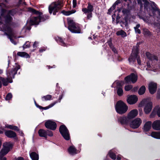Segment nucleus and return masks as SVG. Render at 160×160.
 Instances as JSON below:
<instances>
[{"label": "nucleus", "mask_w": 160, "mask_h": 160, "mask_svg": "<svg viewBox=\"0 0 160 160\" xmlns=\"http://www.w3.org/2000/svg\"><path fill=\"white\" fill-rule=\"evenodd\" d=\"M28 10L38 15L37 17H34L30 20V23L32 25L38 24L40 21H44L49 18V16L48 15H44L43 16L42 13L32 8H28Z\"/></svg>", "instance_id": "obj_1"}, {"label": "nucleus", "mask_w": 160, "mask_h": 160, "mask_svg": "<svg viewBox=\"0 0 160 160\" xmlns=\"http://www.w3.org/2000/svg\"><path fill=\"white\" fill-rule=\"evenodd\" d=\"M144 106L143 111L146 114H148L151 112L152 108V103L151 99L148 98L143 99L138 104L139 107Z\"/></svg>", "instance_id": "obj_2"}, {"label": "nucleus", "mask_w": 160, "mask_h": 160, "mask_svg": "<svg viewBox=\"0 0 160 160\" xmlns=\"http://www.w3.org/2000/svg\"><path fill=\"white\" fill-rule=\"evenodd\" d=\"M68 24V29L72 33H80L81 32L80 25L75 23L72 19L70 18H67Z\"/></svg>", "instance_id": "obj_3"}, {"label": "nucleus", "mask_w": 160, "mask_h": 160, "mask_svg": "<svg viewBox=\"0 0 160 160\" xmlns=\"http://www.w3.org/2000/svg\"><path fill=\"white\" fill-rule=\"evenodd\" d=\"M63 6L62 3L61 2H54L52 3L49 7V13L55 15L59 10Z\"/></svg>", "instance_id": "obj_4"}, {"label": "nucleus", "mask_w": 160, "mask_h": 160, "mask_svg": "<svg viewBox=\"0 0 160 160\" xmlns=\"http://www.w3.org/2000/svg\"><path fill=\"white\" fill-rule=\"evenodd\" d=\"M12 144L10 142H6L3 143V147L0 152V160H6V158L4 156L12 148Z\"/></svg>", "instance_id": "obj_5"}, {"label": "nucleus", "mask_w": 160, "mask_h": 160, "mask_svg": "<svg viewBox=\"0 0 160 160\" xmlns=\"http://www.w3.org/2000/svg\"><path fill=\"white\" fill-rule=\"evenodd\" d=\"M139 46L137 45L133 47L132 53L131 54L129 60L130 63H133L135 61L136 59H137V62L139 64H141L140 60L139 57L138 56V51Z\"/></svg>", "instance_id": "obj_6"}, {"label": "nucleus", "mask_w": 160, "mask_h": 160, "mask_svg": "<svg viewBox=\"0 0 160 160\" xmlns=\"http://www.w3.org/2000/svg\"><path fill=\"white\" fill-rule=\"evenodd\" d=\"M115 107L116 112L120 114L125 113L128 108L126 104L121 101L117 102Z\"/></svg>", "instance_id": "obj_7"}, {"label": "nucleus", "mask_w": 160, "mask_h": 160, "mask_svg": "<svg viewBox=\"0 0 160 160\" xmlns=\"http://www.w3.org/2000/svg\"><path fill=\"white\" fill-rule=\"evenodd\" d=\"M59 132L63 138L66 140H68L70 138L69 131L64 125H61L59 128Z\"/></svg>", "instance_id": "obj_8"}, {"label": "nucleus", "mask_w": 160, "mask_h": 160, "mask_svg": "<svg viewBox=\"0 0 160 160\" xmlns=\"http://www.w3.org/2000/svg\"><path fill=\"white\" fill-rule=\"evenodd\" d=\"M142 123V120L140 118H137L132 121L130 123V127L132 128H138Z\"/></svg>", "instance_id": "obj_9"}, {"label": "nucleus", "mask_w": 160, "mask_h": 160, "mask_svg": "<svg viewBox=\"0 0 160 160\" xmlns=\"http://www.w3.org/2000/svg\"><path fill=\"white\" fill-rule=\"evenodd\" d=\"M45 126L47 128L52 130H55L57 128L56 123L51 120L46 121L45 123Z\"/></svg>", "instance_id": "obj_10"}, {"label": "nucleus", "mask_w": 160, "mask_h": 160, "mask_svg": "<svg viewBox=\"0 0 160 160\" xmlns=\"http://www.w3.org/2000/svg\"><path fill=\"white\" fill-rule=\"evenodd\" d=\"M116 85L117 88V93L119 96H121L123 94V91L121 87L124 85V82L122 81H118L114 82L113 85Z\"/></svg>", "instance_id": "obj_11"}, {"label": "nucleus", "mask_w": 160, "mask_h": 160, "mask_svg": "<svg viewBox=\"0 0 160 160\" xmlns=\"http://www.w3.org/2000/svg\"><path fill=\"white\" fill-rule=\"evenodd\" d=\"M137 76L134 73L131 74L129 76H128L125 78V80L127 83H128L130 81L132 83H135L137 80Z\"/></svg>", "instance_id": "obj_12"}, {"label": "nucleus", "mask_w": 160, "mask_h": 160, "mask_svg": "<svg viewBox=\"0 0 160 160\" xmlns=\"http://www.w3.org/2000/svg\"><path fill=\"white\" fill-rule=\"evenodd\" d=\"M138 99L137 97L134 95L127 96V102L129 104L132 105L136 103Z\"/></svg>", "instance_id": "obj_13"}, {"label": "nucleus", "mask_w": 160, "mask_h": 160, "mask_svg": "<svg viewBox=\"0 0 160 160\" xmlns=\"http://www.w3.org/2000/svg\"><path fill=\"white\" fill-rule=\"evenodd\" d=\"M148 89L151 94H153L157 89V84L153 82H151L148 84Z\"/></svg>", "instance_id": "obj_14"}, {"label": "nucleus", "mask_w": 160, "mask_h": 160, "mask_svg": "<svg viewBox=\"0 0 160 160\" xmlns=\"http://www.w3.org/2000/svg\"><path fill=\"white\" fill-rule=\"evenodd\" d=\"M156 114L159 117H160V107L158 106H156L153 108L150 117L152 118Z\"/></svg>", "instance_id": "obj_15"}, {"label": "nucleus", "mask_w": 160, "mask_h": 160, "mask_svg": "<svg viewBox=\"0 0 160 160\" xmlns=\"http://www.w3.org/2000/svg\"><path fill=\"white\" fill-rule=\"evenodd\" d=\"M138 114V111L136 109L131 110L128 114L127 118L128 119H132L136 117Z\"/></svg>", "instance_id": "obj_16"}, {"label": "nucleus", "mask_w": 160, "mask_h": 160, "mask_svg": "<svg viewBox=\"0 0 160 160\" xmlns=\"http://www.w3.org/2000/svg\"><path fill=\"white\" fill-rule=\"evenodd\" d=\"M93 10V6L89 3H88L87 8H83L82 9V11L85 13L91 12Z\"/></svg>", "instance_id": "obj_17"}, {"label": "nucleus", "mask_w": 160, "mask_h": 160, "mask_svg": "<svg viewBox=\"0 0 160 160\" xmlns=\"http://www.w3.org/2000/svg\"><path fill=\"white\" fill-rule=\"evenodd\" d=\"M152 126L154 129L156 130H160V120H157L154 121Z\"/></svg>", "instance_id": "obj_18"}, {"label": "nucleus", "mask_w": 160, "mask_h": 160, "mask_svg": "<svg viewBox=\"0 0 160 160\" xmlns=\"http://www.w3.org/2000/svg\"><path fill=\"white\" fill-rule=\"evenodd\" d=\"M20 66L19 65H16L15 68H14V69L11 72H10L7 74L8 78H12V77H13L14 75L17 73V71L20 69Z\"/></svg>", "instance_id": "obj_19"}, {"label": "nucleus", "mask_w": 160, "mask_h": 160, "mask_svg": "<svg viewBox=\"0 0 160 160\" xmlns=\"http://www.w3.org/2000/svg\"><path fill=\"white\" fill-rule=\"evenodd\" d=\"M152 122L148 121L144 124L143 127V130L145 132H147L150 130L151 127Z\"/></svg>", "instance_id": "obj_20"}, {"label": "nucleus", "mask_w": 160, "mask_h": 160, "mask_svg": "<svg viewBox=\"0 0 160 160\" xmlns=\"http://www.w3.org/2000/svg\"><path fill=\"white\" fill-rule=\"evenodd\" d=\"M5 133L7 136L10 138H14L16 136L15 132L11 130L6 131Z\"/></svg>", "instance_id": "obj_21"}, {"label": "nucleus", "mask_w": 160, "mask_h": 160, "mask_svg": "<svg viewBox=\"0 0 160 160\" xmlns=\"http://www.w3.org/2000/svg\"><path fill=\"white\" fill-rule=\"evenodd\" d=\"M151 136L155 138L160 139V132H153L151 133Z\"/></svg>", "instance_id": "obj_22"}, {"label": "nucleus", "mask_w": 160, "mask_h": 160, "mask_svg": "<svg viewBox=\"0 0 160 160\" xmlns=\"http://www.w3.org/2000/svg\"><path fill=\"white\" fill-rule=\"evenodd\" d=\"M38 133L40 136L41 137H46L47 136L46 131L43 129H40L38 131Z\"/></svg>", "instance_id": "obj_23"}, {"label": "nucleus", "mask_w": 160, "mask_h": 160, "mask_svg": "<svg viewBox=\"0 0 160 160\" xmlns=\"http://www.w3.org/2000/svg\"><path fill=\"white\" fill-rule=\"evenodd\" d=\"M146 56L148 58L152 60H158V58L154 55L151 54L149 52H147L146 53Z\"/></svg>", "instance_id": "obj_24"}, {"label": "nucleus", "mask_w": 160, "mask_h": 160, "mask_svg": "<svg viewBox=\"0 0 160 160\" xmlns=\"http://www.w3.org/2000/svg\"><path fill=\"white\" fill-rule=\"evenodd\" d=\"M69 153L72 155L76 154L77 153L76 149L73 146L70 147L68 149Z\"/></svg>", "instance_id": "obj_25"}, {"label": "nucleus", "mask_w": 160, "mask_h": 160, "mask_svg": "<svg viewBox=\"0 0 160 160\" xmlns=\"http://www.w3.org/2000/svg\"><path fill=\"white\" fill-rule=\"evenodd\" d=\"M17 55L23 58H28L29 57L28 54L24 52H18L17 53Z\"/></svg>", "instance_id": "obj_26"}, {"label": "nucleus", "mask_w": 160, "mask_h": 160, "mask_svg": "<svg viewBox=\"0 0 160 160\" xmlns=\"http://www.w3.org/2000/svg\"><path fill=\"white\" fill-rule=\"evenodd\" d=\"M30 155L32 160H38V156L36 153L32 152L30 154Z\"/></svg>", "instance_id": "obj_27"}, {"label": "nucleus", "mask_w": 160, "mask_h": 160, "mask_svg": "<svg viewBox=\"0 0 160 160\" xmlns=\"http://www.w3.org/2000/svg\"><path fill=\"white\" fill-rule=\"evenodd\" d=\"M76 12V11L75 10H72L71 11H62V13L64 15L66 16L72 14Z\"/></svg>", "instance_id": "obj_28"}, {"label": "nucleus", "mask_w": 160, "mask_h": 160, "mask_svg": "<svg viewBox=\"0 0 160 160\" xmlns=\"http://www.w3.org/2000/svg\"><path fill=\"white\" fill-rule=\"evenodd\" d=\"M5 128H9L14 130H19V129L17 127L15 126H13L12 125L7 124L5 125Z\"/></svg>", "instance_id": "obj_29"}, {"label": "nucleus", "mask_w": 160, "mask_h": 160, "mask_svg": "<svg viewBox=\"0 0 160 160\" xmlns=\"http://www.w3.org/2000/svg\"><path fill=\"white\" fill-rule=\"evenodd\" d=\"M116 34L118 35H121L122 37H125L127 36L126 33L122 30L118 31L116 32Z\"/></svg>", "instance_id": "obj_30"}, {"label": "nucleus", "mask_w": 160, "mask_h": 160, "mask_svg": "<svg viewBox=\"0 0 160 160\" xmlns=\"http://www.w3.org/2000/svg\"><path fill=\"white\" fill-rule=\"evenodd\" d=\"M145 91L146 88L144 86H143L139 89L138 92V93L140 95H142L145 93Z\"/></svg>", "instance_id": "obj_31"}, {"label": "nucleus", "mask_w": 160, "mask_h": 160, "mask_svg": "<svg viewBox=\"0 0 160 160\" xmlns=\"http://www.w3.org/2000/svg\"><path fill=\"white\" fill-rule=\"evenodd\" d=\"M118 121L124 124L127 122V118L126 117H121L118 119Z\"/></svg>", "instance_id": "obj_32"}, {"label": "nucleus", "mask_w": 160, "mask_h": 160, "mask_svg": "<svg viewBox=\"0 0 160 160\" xmlns=\"http://www.w3.org/2000/svg\"><path fill=\"white\" fill-rule=\"evenodd\" d=\"M151 11L152 12V14H151L150 13V15L151 16H152V15H154L155 13L160 14V12L159 10L158 9V8H157L156 7L155 8H153L151 10Z\"/></svg>", "instance_id": "obj_33"}, {"label": "nucleus", "mask_w": 160, "mask_h": 160, "mask_svg": "<svg viewBox=\"0 0 160 160\" xmlns=\"http://www.w3.org/2000/svg\"><path fill=\"white\" fill-rule=\"evenodd\" d=\"M3 80H2V82L4 86L7 85L8 82L11 83L12 82V79H10V81H9L8 78L5 79L3 78Z\"/></svg>", "instance_id": "obj_34"}, {"label": "nucleus", "mask_w": 160, "mask_h": 160, "mask_svg": "<svg viewBox=\"0 0 160 160\" xmlns=\"http://www.w3.org/2000/svg\"><path fill=\"white\" fill-rule=\"evenodd\" d=\"M52 96L50 95H47L44 96L42 97V99H44L43 100V101H48L51 99Z\"/></svg>", "instance_id": "obj_35"}, {"label": "nucleus", "mask_w": 160, "mask_h": 160, "mask_svg": "<svg viewBox=\"0 0 160 160\" xmlns=\"http://www.w3.org/2000/svg\"><path fill=\"white\" fill-rule=\"evenodd\" d=\"M57 102H55L52 103H51L50 104L49 106L43 108L44 109L46 110L52 107L53 106H54L57 103Z\"/></svg>", "instance_id": "obj_36"}, {"label": "nucleus", "mask_w": 160, "mask_h": 160, "mask_svg": "<svg viewBox=\"0 0 160 160\" xmlns=\"http://www.w3.org/2000/svg\"><path fill=\"white\" fill-rule=\"evenodd\" d=\"M109 155L110 157L112 159H115L116 158V155L112 152V150L110 151L109 152Z\"/></svg>", "instance_id": "obj_37"}, {"label": "nucleus", "mask_w": 160, "mask_h": 160, "mask_svg": "<svg viewBox=\"0 0 160 160\" xmlns=\"http://www.w3.org/2000/svg\"><path fill=\"white\" fill-rule=\"evenodd\" d=\"M56 40L58 42H59L61 43V45H62V46H65V43L63 42V41H62V39L61 38L58 37V38L57 39L56 38Z\"/></svg>", "instance_id": "obj_38"}, {"label": "nucleus", "mask_w": 160, "mask_h": 160, "mask_svg": "<svg viewBox=\"0 0 160 160\" xmlns=\"http://www.w3.org/2000/svg\"><path fill=\"white\" fill-rule=\"evenodd\" d=\"M12 98V95L11 93H8L6 96V100H9Z\"/></svg>", "instance_id": "obj_39"}, {"label": "nucleus", "mask_w": 160, "mask_h": 160, "mask_svg": "<svg viewBox=\"0 0 160 160\" xmlns=\"http://www.w3.org/2000/svg\"><path fill=\"white\" fill-rule=\"evenodd\" d=\"M132 88V85H127L125 86V89L126 91H128L131 90Z\"/></svg>", "instance_id": "obj_40"}, {"label": "nucleus", "mask_w": 160, "mask_h": 160, "mask_svg": "<svg viewBox=\"0 0 160 160\" xmlns=\"http://www.w3.org/2000/svg\"><path fill=\"white\" fill-rule=\"evenodd\" d=\"M30 46V43L28 41L26 42V43L24 44L23 46V48H28Z\"/></svg>", "instance_id": "obj_41"}, {"label": "nucleus", "mask_w": 160, "mask_h": 160, "mask_svg": "<svg viewBox=\"0 0 160 160\" xmlns=\"http://www.w3.org/2000/svg\"><path fill=\"white\" fill-rule=\"evenodd\" d=\"M88 14L87 15V18L88 19H90L92 17V12H89V13H88Z\"/></svg>", "instance_id": "obj_42"}, {"label": "nucleus", "mask_w": 160, "mask_h": 160, "mask_svg": "<svg viewBox=\"0 0 160 160\" xmlns=\"http://www.w3.org/2000/svg\"><path fill=\"white\" fill-rule=\"evenodd\" d=\"M143 33L144 34L149 35L150 32L147 29H143Z\"/></svg>", "instance_id": "obj_43"}, {"label": "nucleus", "mask_w": 160, "mask_h": 160, "mask_svg": "<svg viewBox=\"0 0 160 160\" xmlns=\"http://www.w3.org/2000/svg\"><path fill=\"white\" fill-rule=\"evenodd\" d=\"M143 1L145 2V3L144 4L145 8H146L147 6L149 5V2L147 1V0H143Z\"/></svg>", "instance_id": "obj_44"}, {"label": "nucleus", "mask_w": 160, "mask_h": 160, "mask_svg": "<svg viewBox=\"0 0 160 160\" xmlns=\"http://www.w3.org/2000/svg\"><path fill=\"white\" fill-rule=\"evenodd\" d=\"M77 5L76 0H73V8L76 7Z\"/></svg>", "instance_id": "obj_45"}, {"label": "nucleus", "mask_w": 160, "mask_h": 160, "mask_svg": "<svg viewBox=\"0 0 160 160\" xmlns=\"http://www.w3.org/2000/svg\"><path fill=\"white\" fill-rule=\"evenodd\" d=\"M134 29L136 33H138L139 34L141 33L140 30L138 28L136 29V28H134Z\"/></svg>", "instance_id": "obj_46"}, {"label": "nucleus", "mask_w": 160, "mask_h": 160, "mask_svg": "<svg viewBox=\"0 0 160 160\" xmlns=\"http://www.w3.org/2000/svg\"><path fill=\"white\" fill-rule=\"evenodd\" d=\"M8 38L10 39L11 42L12 43H13V44H14L15 45L16 44V43L15 42H14V41L12 40V39L10 37H9Z\"/></svg>", "instance_id": "obj_47"}, {"label": "nucleus", "mask_w": 160, "mask_h": 160, "mask_svg": "<svg viewBox=\"0 0 160 160\" xmlns=\"http://www.w3.org/2000/svg\"><path fill=\"white\" fill-rule=\"evenodd\" d=\"M159 95H160V90H158V95L157 96V97L158 98H160V96Z\"/></svg>", "instance_id": "obj_48"}, {"label": "nucleus", "mask_w": 160, "mask_h": 160, "mask_svg": "<svg viewBox=\"0 0 160 160\" xmlns=\"http://www.w3.org/2000/svg\"><path fill=\"white\" fill-rule=\"evenodd\" d=\"M115 8V6H113L111 8H110L108 10V12H110L111 10H114V9Z\"/></svg>", "instance_id": "obj_49"}, {"label": "nucleus", "mask_w": 160, "mask_h": 160, "mask_svg": "<svg viewBox=\"0 0 160 160\" xmlns=\"http://www.w3.org/2000/svg\"><path fill=\"white\" fill-rule=\"evenodd\" d=\"M38 44V42H35L33 44V47L34 48L36 47V45Z\"/></svg>", "instance_id": "obj_50"}, {"label": "nucleus", "mask_w": 160, "mask_h": 160, "mask_svg": "<svg viewBox=\"0 0 160 160\" xmlns=\"http://www.w3.org/2000/svg\"><path fill=\"white\" fill-rule=\"evenodd\" d=\"M3 78L0 77V88L2 86V80H3Z\"/></svg>", "instance_id": "obj_51"}, {"label": "nucleus", "mask_w": 160, "mask_h": 160, "mask_svg": "<svg viewBox=\"0 0 160 160\" xmlns=\"http://www.w3.org/2000/svg\"><path fill=\"white\" fill-rule=\"evenodd\" d=\"M48 135L50 136H53V133L52 132L50 131L49 132V133L48 134Z\"/></svg>", "instance_id": "obj_52"}, {"label": "nucleus", "mask_w": 160, "mask_h": 160, "mask_svg": "<svg viewBox=\"0 0 160 160\" xmlns=\"http://www.w3.org/2000/svg\"><path fill=\"white\" fill-rule=\"evenodd\" d=\"M16 160H23V159L22 158L20 157L17 158Z\"/></svg>", "instance_id": "obj_53"}, {"label": "nucleus", "mask_w": 160, "mask_h": 160, "mask_svg": "<svg viewBox=\"0 0 160 160\" xmlns=\"http://www.w3.org/2000/svg\"><path fill=\"white\" fill-rule=\"evenodd\" d=\"M122 12L123 13H125L127 12V10L126 9H123L122 11Z\"/></svg>", "instance_id": "obj_54"}, {"label": "nucleus", "mask_w": 160, "mask_h": 160, "mask_svg": "<svg viewBox=\"0 0 160 160\" xmlns=\"http://www.w3.org/2000/svg\"><path fill=\"white\" fill-rule=\"evenodd\" d=\"M140 27V25L139 24L137 25L136 27H134V28H136V29L138 28H139Z\"/></svg>", "instance_id": "obj_55"}, {"label": "nucleus", "mask_w": 160, "mask_h": 160, "mask_svg": "<svg viewBox=\"0 0 160 160\" xmlns=\"http://www.w3.org/2000/svg\"><path fill=\"white\" fill-rule=\"evenodd\" d=\"M121 158L120 155H119L117 157V159L118 160H119L121 159Z\"/></svg>", "instance_id": "obj_56"}, {"label": "nucleus", "mask_w": 160, "mask_h": 160, "mask_svg": "<svg viewBox=\"0 0 160 160\" xmlns=\"http://www.w3.org/2000/svg\"><path fill=\"white\" fill-rule=\"evenodd\" d=\"M3 72V71L0 69V74H2Z\"/></svg>", "instance_id": "obj_57"}, {"label": "nucleus", "mask_w": 160, "mask_h": 160, "mask_svg": "<svg viewBox=\"0 0 160 160\" xmlns=\"http://www.w3.org/2000/svg\"><path fill=\"white\" fill-rule=\"evenodd\" d=\"M45 49H44V50H42V49H40V50L39 51H40V52H43V51H45Z\"/></svg>", "instance_id": "obj_58"}, {"label": "nucleus", "mask_w": 160, "mask_h": 160, "mask_svg": "<svg viewBox=\"0 0 160 160\" xmlns=\"http://www.w3.org/2000/svg\"><path fill=\"white\" fill-rule=\"evenodd\" d=\"M112 50L113 51L115 52V51H116V49H115V48H113L112 49Z\"/></svg>", "instance_id": "obj_59"}, {"label": "nucleus", "mask_w": 160, "mask_h": 160, "mask_svg": "<svg viewBox=\"0 0 160 160\" xmlns=\"http://www.w3.org/2000/svg\"><path fill=\"white\" fill-rule=\"evenodd\" d=\"M3 133V132L2 131L0 130V133Z\"/></svg>", "instance_id": "obj_60"}, {"label": "nucleus", "mask_w": 160, "mask_h": 160, "mask_svg": "<svg viewBox=\"0 0 160 160\" xmlns=\"http://www.w3.org/2000/svg\"><path fill=\"white\" fill-rule=\"evenodd\" d=\"M135 88L136 89V90H137L138 88L137 87H136Z\"/></svg>", "instance_id": "obj_61"}, {"label": "nucleus", "mask_w": 160, "mask_h": 160, "mask_svg": "<svg viewBox=\"0 0 160 160\" xmlns=\"http://www.w3.org/2000/svg\"><path fill=\"white\" fill-rule=\"evenodd\" d=\"M127 23H126V24H125V26H127Z\"/></svg>", "instance_id": "obj_62"}, {"label": "nucleus", "mask_w": 160, "mask_h": 160, "mask_svg": "<svg viewBox=\"0 0 160 160\" xmlns=\"http://www.w3.org/2000/svg\"><path fill=\"white\" fill-rule=\"evenodd\" d=\"M153 4H155L154 2H153Z\"/></svg>", "instance_id": "obj_63"}]
</instances>
